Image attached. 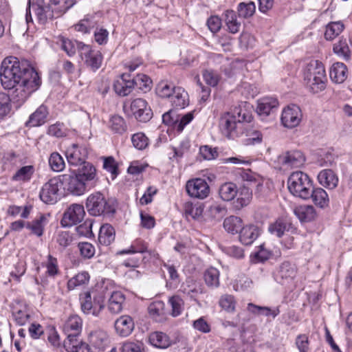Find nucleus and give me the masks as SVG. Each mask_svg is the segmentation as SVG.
<instances>
[{
    "label": "nucleus",
    "mask_w": 352,
    "mask_h": 352,
    "mask_svg": "<svg viewBox=\"0 0 352 352\" xmlns=\"http://www.w3.org/2000/svg\"><path fill=\"white\" fill-rule=\"evenodd\" d=\"M82 164V168H79L76 173L87 185L89 182L94 180L96 177V169L89 162Z\"/></svg>",
    "instance_id": "nucleus-39"
},
{
    "label": "nucleus",
    "mask_w": 352,
    "mask_h": 352,
    "mask_svg": "<svg viewBox=\"0 0 352 352\" xmlns=\"http://www.w3.org/2000/svg\"><path fill=\"white\" fill-rule=\"evenodd\" d=\"M134 80L131 79L130 76L126 74L119 76L113 83V89L120 96H126L131 93L134 89Z\"/></svg>",
    "instance_id": "nucleus-16"
},
{
    "label": "nucleus",
    "mask_w": 352,
    "mask_h": 352,
    "mask_svg": "<svg viewBox=\"0 0 352 352\" xmlns=\"http://www.w3.org/2000/svg\"><path fill=\"white\" fill-rule=\"evenodd\" d=\"M85 212L81 204H73L66 210L61 219V225L71 227L80 223L84 218Z\"/></svg>",
    "instance_id": "nucleus-12"
},
{
    "label": "nucleus",
    "mask_w": 352,
    "mask_h": 352,
    "mask_svg": "<svg viewBox=\"0 0 352 352\" xmlns=\"http://www.w3.org/2000/svg\"><path fill=\"white\" fill-rule=\"evenodd\" d=\"M58 177H53L45 183L41 188L39 197L45 204H52L58 199L59 184Z\"/></svg>",
    "instance_id": "nucleus-10"
},
{
    "label": "nucleus",
    "mask_w": 352,
    "mask_h": 352,
    "mask_svg": "<svg viewBox=\"0 0 352 352\" xmlns=\"http://www.w3.org/2000/svg\"><path fill=\"white\" fill-rule=\"evenodd\" d=\"M43 266L46 267V274L51 277H54L59 273L58 261L56 258L49 254L47 261L43 263Z\"/></svg>",
    "instance_id": "nucleus-56"
},
{
    "label": "nucleus",
    "mask_w": 352,
    "mask_h": 352,
    "mask_svg": "<svg viewBox=\"0 0 352 352\" xmlns=\"http://www.w3.org/2000/svg\"><path fill=\"white\" fill-rule=\"evenodd\" d=\"M294 212L301 222L311 221L317 216L314 207L311 205L298 206L294 208Z\"/></svg>",
    "instance_id": "nucleus-22"
},
{
    "label": "nucleus",
    "mask_w": 352,
    "mask_h": 352,
    "mask_svg": "<svg viewBox=\"0 0 352 352\" xmlns=\"http://www.w3.org/2000/svg\"><path fill=\"white\" fill-rule=\"evenodd\" d=\"M109 126L113 132L118 133H122L126 130L124 120L118 115H114L110 118Z\"/></svg>",
    "instance_id": "nucleus-52"
},
{
    "label": "nucleus",
    "mask_w": 352,
    "mask_h": 352,
    "mask_svg": "<svg viewBox=\"0 0 352 352\" xmlns=\"http://www.w3.org/2000/svg\"><path fill=\"white\" fill-rule=\"evenodd\" d=\"M259 231L258 228L254 225H248L243 226L240 231V241L245 245H251L258 236Z\"/></svg>",
    "instance_id": "nucleus-25"
},
{
    "label": "nucleus",
    "mask_w": 352,
    "mask_h": 352,
    "mask_svg": "<svg viewBox=\"0 0 352 352\" xmlns=\"http://www.w3.org/2000/svg\"><path fill=\"white\" fill-rule=\"evenodd\" d=\"M292 223L286 219H278L269 226L268 230L278 237L282 236L286 232L293 230Z\"/></svg>",
    "instance_id": "nucleus-34"
},
{
    "label": "nucleus",
    "mask_w": 352,
    "mask_h": 352,
    "mask_svg": "<svg viewBox=\"0 0 352 352\" xmlns=\"http://www.w3.org/2000/svg\"><path fill=\"white\" fill-rule=\"evenodd\" d=\"M170 102L175 109H184L189 104L188 94L182 87H177L170 98Z\"/></svg>",
    "instance_id": "nucleus-20"
},
{
    "label": "nucleus",
    "mask_w": 352,
    "mask_h": 352,
    "mask_svg": "<svg viewBox=\"0 0 352 352\" xmlns=\"http://www.w3.org/2000/svg\"><path fill=\"white\" fill-rule=\"evenodd\" d=\"M78 52L85 65L91 71L98 70L102 63V55L98 50H94L89 45L77 43Z\"/></svg>",
    "instance_id": "nucleus-6"
},
{
    "label": "nucleus",
    "mask_w": 352,
    "mask_h": 352,
    "mask_svg": "<svg viewBox=\"0 0 352 352\" xmlns=\"http://www.w3.org/2000/svg\"><path fill=\"white\" fill-rule=\"evenodd\" d=\"M78 248L80 255L84 258H91L95 254V247L89 242H80L78 245Z\"/></svg>",
    "instance_id": "nucleus-64"
},
{
    "label": "nucleus",
    "mask_w": 352,
    "mask_h": 352,
    "mask_svg": "<svg viewBox=\"0 0 352 352\" xmlns=\"http://www.w3.org/2000/svg\"><path fill=\"white\" fill-rule=\"evenodd\" d=\"M0 80L5 89H14L11 98L19 105L41 85V77L34 68L14 56L7 57L2 61Z\"/></svg>",
    "instance_id": "nucleus-1"
},
{
    "label": "nucleus",
    "mask_w": 352,
    "mask_h": 352,
    "mask_svg": "<svg viewBox=\"0 0 352 352\" xmlns=\"http://www.w3.org/2000/svg\"><path fill=\"white\" fill-rule=\"evenodd\" d=\"M82 322L77 315L70 316L63 325V331L66 335L78 336L82 329Z\"/></svg>",
    "instance_id": "nucleus-21"
},
{
    "label": "nucleus",
    "mask_w": 352,
    "mask_h": 352,
    "mask_svg": "<svg viewBox=\"0 0 352 352\" xmlns=\"http://www.w3.org/2000/svg\"><path fill=\"white\" fill-rule=\"evenodd\" d=\"M130 109L135 119L140 122H146L153 116L151 109L142 98L134 99L131 103Z\"/></svg>",
    "instance_id": "nucleus-14"
},
{
    "label": "nucleus",
    "mask_w": 352,
    "mask_h": 352,
    "mask_svg": "<svg viewBox=\"0 0 352 352\" xmlns=\"http://www.w3.org/2000/svg\"><path fill=\"white\" fill-rule=\"evenodd\" d=\"M91 344L100 351H103L109 344L107 333L103 330H96L89 336Z\"/></svg>",
    "instance_id": "nucleus-29"
},
{
    "label": "nucleus",
    "mask_w": 352,
    "mask_h": 352,
    "mask_svg": "<svg viewBox=\"0 0 352 352\" xmlns=\"http://www.w3.org/2000/svg\"><path fill=\"white\" fill-rule=\"evenodd\" d=\"M149 252L151 254V251L148 250L147 243L141 239H137L133 241L128 249L123 250L119 253L123 254H135V253H144Z\"/></svg>",
    "instance_id": "nucleus-43"
},
{
    "label": "nucleus",
    "mask_w": 352,
    "mask_h": 352,
    "mask_svg": "<svg viewBox=\"0 0 352 352\" xmlns=\"http://www.w3.org/2000/svg\"><path fill=\"white\" fill-rule=\"evenodd\" d=\"M12 316L14 321L21 326L25 324L29 321L30 317L29 311L25 306H22L20 308H14Z\"/></svg>",
    "instance_id": "nucleus-50"
},
{
    "label": "nucleus",
    "mask_w": 352,
    "mask_h": 352,
    "mask_svg": "<svg viewBox=\"0 0 352 352\" xmlns=\"http://www.w3.org/2000/svg\"><path fill=\"white\" fill-rule=\"evenodd\" d=\"M133 80H134V85L138 86L143 91L146 92L150 90L152 81L148 76L142 74H138Z\"/></svg>",
    "instance_id": "nucleus-63"
},
{
    "label": "nucleus",
    "mask_w": 352,
    "mask_h": 352,
    "mask_svg": "<svg viewBox=\"0 0 352 352\" xmlns=\"http://www.w3.org/2000/svg\"><path fill=\"white\" fill-rule=\"evenodd\" d=\"M125 298L119 291L113 292L109 299L108 309L112 314H118L122 309V304Z\"/></svg>",
    "instance_id": "nucleus-37"
},
{
    "label": "nucleus",
    "mask_w": 352,
    "mask_h": 352,
    "mask_svg": "<svg viewBox=\"0 0 352 352\" xmlns=\"http://www.w3.org/2000/svg\"><path fill=\"white\" fill-rule=\"evenodd\" d=\"M223 227L228 232L236 234L243 228L242 220L238 217L230 216L224 220Z\"/></svg>",
    "instance_id": "nucleus-44"
},
{
    "label": "nucleus",
    "mask_w": 352,
    "mask_h": 352,
    "mask_svg": "<svg viewBox=\"0 0 352 352\" xmlns=\"http://www.w3.org/2000/svg\"><path fill=\"white\" fill-rule=\"evenodd\" d=\"M242 179L246 182L244 185L248 186L250 188H255L256 193H261L263 188V179L252 172H243L241 175Z\"/></svg>",
    "instance_id": "nucleus-35"
},
{
    "label": "nucleus",
    "mask_w": 352,
    "mask_h": 352,
    "mask_svg": "<svg viewBox=\"0 0 352 352\" xmlns=\"http://www.w3.org/2000/svg\"><path fill=\"white\" fill-rule=\"evenodd\" d=\"M256 10L255 4L252 2L240 3L238 6L239 15L243 18H248L253 15Z\"/></svg>",
    "instance_id": "nucleus-62"
},
{
    "label": "nucleus",
    "mask_w": 352,
    "mask_h": 352,
    "mask_svg": "<svg viewBox=\"0 0 352 352\" xmlns=\"http://www.w3.org/2000/svg\"><path fill=\"white\" fill-rule=\"evenodd\" d=\"M303 76L306 86L312 93L317 94L325 89L327 78L324 66L320 61L311 60L308 63Z\"/></svg>",
    "instance_id": "nucleus-3"
},
{
    "label": "nucleus",
    "mask_w": 352,
    "mask_h": 352,
    "mask_svg": "<svg viewBox=\"0 0 352 352\" xmlns=\"http://www.w3.org/2000/svg\"><path fill=\"white\" fill-rule=\"evenodd\" d=\"M75 4L74 0H50V6L52 12L56 14L58 17L67 11Z\"/></svg>",
    "instance_id": "nucleus-41"
},
{
    "label": "nucleus",
    "mask_w": 352,
    "mask_h": 352,
    "mask_svg": "<svg viewBox=\"0 0 352 352\" xmlns=\"http://www.w3.org/2000/svg\"><path fill=\"white\" fill-rule=\"evenodd\" d=\"M304 154L298 150L286 151L278 157V162L283 169L301 168L305 162Z\"/></svg>",
    "instance_id": "nucleus-9"
},
{
    "label": "nucleus",
    "mask_w": 352,
    "mask_h": 352,
    "mask_svg": "<svg viewBox=\"0 0 352 352\" xmlns=\"http://www.w3.org/2000/svg\"><path fill=\"white\" fill-rule=\"evenodd\" d=\"M96 25V21L92 16L87 15L75 25V30L83 34L89 33Z\"/></svg>",
    "instance_id": "nucleus-47"
},
{
    "label": "nucleus",
    "mask_w": 352,
    "mask_h": 352,
    "mask_svg": "<svg viewBox=\"0 0 352 352\" xmlns=\"http://www.w3.org/2000/svg\"><path fill=\"white\" fill-rule=\"evenodd\" d=\"M302 118L300 108L296 104H291L284 108L280 120L284 126L292 129L300 124Z\"/></svg>",
    "instance_id": "nucleus-11"
},
{
    "label": "nucleus",
    "mask_w": 352,
    "mask_h": 352,
    "mask_svg": "<svg viewBox=\"0 0 352 352\" xmlns=\"http://www.w3.org/2000/svg\"><path fill=\"white\" fill-rule=\"evenodd\" d=\"M89 279L90 276L87 272H80L68 280L67 288L73 290L78 287L86 285L89 283Z\"/></svg>",
    "instance_id": "nucleus-42"
},
{
    "label": "nucleus",
    "mask_w": 352,
    "mask_h": 352,
    "mask_svg": "<svg viewBox=\"0 0 352 352\" xmlns=\"http://www.w3.org/2000/svg\"><path fill=\"white\" fill-rule=\"evenodd\" d=\"M177 87L167 82H161L156 87V93L161 98L170 99Z\"/></svg>",
    "instance_id": "nucleus-54"
},
{
    "label": "nucleus",
    "mask_w": 352,
    "mask_h": 352,
    "mask_svg": "<svg viewBox=\"0 0 352 352\" xmlns=\"http://www.w3.org/2000/svg\"><path fill=\"white\" fill-rule=\"evenodd\" d=\"M134 326L133 318L128 315L120 316L115 322L116 331L122 337L129 336L132 333Z\"/></svg>",
    "instance_id": "nucleus-18"
},
{
    "label": "nucleus",
    "mask_w": 352,
    "mask_h": 352,
    "mask_svg": "<svg viewBox=\"0 0 352 352\" xmlns=\"http://www.w3.org/2000/svg\"><path fill=\"white\" fill-rule=\"evenodd\" d=\"M64 189L71 194L80 196L87 191V184L76 175V171L59 176Z\"/></svg>",
    "instance_id": "nucleus-7"
},
{
    "label": "nucleus",
    "mask_w": 352,
    "mask_h": 352,
    "mask_svg": "<svg viewBox=\"0 0 352 352\" xmlns=\"http://www.w3.org/2000/svg\"><path fill=\"white\" fill-rule=\"evenodd\" d=\"M333 50L335 54L343 58L345 60L351 59V52L346 39H340L336 43L333 45Z\"/></svg>",
    "instance_id": "nucleus-46"
},
{
    "label": "nucleus",
    "mask_w": 352,
    "mask_h": 352,
    "mask_svg": "<svg viewBox=\"0 0 352 352\" xmlns=\"http://www.w3.org/2000/svg\"><path fill=\"white\" fill-rule=\"evenodd\" d=\"M344 30V25L340 21L331 22L326 28L324 36L327 40H332Z\"/></svg>",
    "instance_id": "nucleus-49"
},
{
    "label": "nucleus",
    "mask_w": 352,
    "mask_h": 352,
    "mask_svg": "<svg viewBox=\"0 0 352 352\" xmlns=\"http://www.w3.org/2000/svg\"><path fill=\"white\" fill-rule=\"evenodd\" d=\"M278 102L274 98H264L258 100L256 108L258 114L261 116H267L271 111L277 108Z\"/></svg>",
    "instance_id": "nucleus-31"
},
{
    "label": "nucleus",
    "mask_w": 352,
    "mask_h": 352,
    "mask_svg": "<svg viewBox=\"0 0 352 352\" xmlns=\"http://www.w3.org/2000/svg\"><path fill=\"white\" fill-rule=\"evenodd\" d=\"M318 180L322 186L329 189L336 188L338 182V177L330 169L321 170L318 175Z\"/></svg>",
    "instance_id": "nucleus-26"
},
{
    "label": "nucleus",
    "mask_w": 352,
    "mask_h": 352,
    "mask_svg": "<svg viewBox=\"0 0 352 352\" xmlns=\"http://www.w3.org/2000/svg\"><path fill=\"white\" fill-rule=\"evenodd\" d=\"M10 97L4 92H0V120L6 116L11 110Z\"/></svg>",
    "instance_id": "nucleus-59"
},
{
    "label": "nucleus",
    "mask_w": 352,
    "mask_h": 352,
    "mask_svg": "<svg viewBox=\"0 0 352 352\" xmlns=\"http://www.w3.org/2000/svg\"><path fill=\"white\" fill-rule=\"evenodd\" d=\"M31 207L11 206L8 209V214L13 217L19 215L23 219L28 218L30 213Z\"/></svg>",
    "instance_id": "nucleus-58"
},
{
    "label": "nucleus",
    "mask_w": 352,
    "mask_h": 352,
    "mask_svg": "<svg viewBox=\"0 0 352 352\" xmlns=\"http://www.w3.org/2000/svg\"><path fill=\"white\" fill-rule=\"evenodd\" d=\"M115 239L114 228L108 223L104 224L100 227L98 241L100 244L104 245H110Z\"/></svg>",
    "instance_id": "nucleus-38"
},
{
    "label": "nucleus",
    "mask_w": 352,
    "mask_h": 352,
    "mask_svg": "<svg viewBox=\"0 0 352 352\" xmlns=\"http://www.w3.org/2000/svg\"><path fill=\"white\" fill-rule=\"evenodd\" d=\"M35 168L32 165L24 166L19 168L15 173L12 176L11 180L12 182L23 184L28 182L31 180Z\"/></svg>",
    "instance_id": "nucleus-30"
},
{
    "label": "nucleus",
    "mask_w": 352,
    "mask_h": 352,
    "mask_svg": "<svg viewBox=\"0 0 352 352\" xmlns=\"http://www.w3.org/2000/svg\"><path fill=\"white\" fill-rule=\"evenodd\" d=\"M236 197L234 207L239 210L250 203L252 198V189L248 186L243 185L239 190L238 189Z\"/></svg>",
    "instance_id": "nucleus-28"
},
{
    "label": "nucleus",
    "mask_w": 352,
    "mask_h": 352,
    "mask_svg": "<svg viewBox=\"0 0 352 352\" xmlns=\"http://www.w3.org/2000/svg\"><path fill=\"white\" fill-rule=\"evenodd\" d=\"M168 302L171 306V313L170 314L173 317H177L182 314L184 310V301L179 296H173L169 300Z\"/></svg>",
    "instance_id": "nucleus-55"
},
{
    "label": "nucleus",
    "mask_w": 352,
    "mask_h": 352,
    "mask_svg": "<svg viewBox=\"0 0 352 352\" xmlns=\"http://www.w3.org/2000/svg\"><path fill=\"white\" fill-rule=\"evenodd\" d=\"M65 155L69 164L78 166L86 162L87 152L85 148L74 144L67 149Z\"/></svg>",
    "instance_id": "nucleus-17"
},
{
    "label": "nucleus",
    "mask_w": 352,
    "mask_h": 352,
    "mask_svg": "<svg viewBox=\"0 0 352 352\" xmlns=\"http://www.w3.org/2000/svg\"><path fill=\"white\" fill-rule=\"evenodd\" d=\"M238 193V188L235 184L226 182L222 184L219 190L220 197L226 201L232 200Z\"/></svg>",
    "instance_id": "nucleus-40"
},
{
    "label": "nucleus",
    "mask_w": 352,
    "mask_h": 352,
    "mask_svg": "<svg viewBox=\"0 0 352 352\" xmlns=\"http://www.w3.org/2000/svg\"><path fill=\"white\" fill-rule=\"evenodd\" d=\"M48 162L51 169L54 172H60L65 167V161L58 152L51 153Z\"/></svg>",
    "instance_id": "nucleus-51"
},
{
    "label": "nucleus",
    "mask_w": 352,
    "mask_h": 352,
    "mask_svg": "<svg viewBox=\"0 0 352 352\" xmlns=\"http://www.w3.org/2000/svg\"><path fill=\"white\" fill-rule=\"evenodd\" d=\"M47 223V219L45 215L41 214L31 221H27L26 228L30 231L32 234L38 237L41 236L44 232V228Z\"/></svg>",
    "instance_id": "nucleus-24"
},
{
    "label": "nucleus",
    "mask_w": 352,
    "mask_h": 352,
    "mask_svg": "<svg viewBox=\"0 0 352 352\" xmlns=\"http://www.w3.org/2000/svg\"><path fill=\"white\" fill-rule=\"evenodd\" d=\"M67 336V340L65 341L64 346L68 352H83L84 350L89 351L88 345L79 340L78 336Z\"/></svg>",
    "instance_id": "nucleus-36"
},
{
    "label": "nucleus",
    "mask_w": 352,
    "mask_h": 352,
    "mask_svg": "<svg viewBox=\"0 0 352 352\" xmlns=\"http://www.w3.org/2000/svg\"><path fill=\"white\" fill-rule=\"evenodd\" d=\"M86 208L88 212L93 216L113 214L116 211L112 202L99 192L89 195L86 201Z\"/></svg>",
    "instance_id": "nucleus-5"
},
{
    "label": "nucleus",
    "mask_w": 352,
    "mask_h": 352,
    "mask_svg": "<svg viewBox=\"0 0 352 352\" xmlns=\"http://www.w3.org/2000/svg\"><path fill=\"white\" fill-rule=\"evenodd\" d=\"M80 306L85 314L97 316L104 307V298L101 296H96L94 302L89 292H86L80 296Z\"/></svg>",
    "instance_id": "nucleus-8"
},
{
    "label": "nucleus",
    "mask_w": 352,
    "mask_h": 352,
    "mask_svg": "<svg viewBox=\"0 0 352 352\" xmlns=\"http://www.w3.org/2000/svg\"><path fill=\"white\" fill-rule=\"evenodd\" d=\"M81 42L76 41H72L70 39L66 38H60V47L63 50H64L69 56H74L77 48V43H80Z\"/></svg>",
    "instance_id": "nucleus-60"
},
{
    "label": "nucleus",
    "mask_w": 352,
    "mask_h": 352,
    "mask_svg": "<svg viewBox=\"0 0 352 352\" xmlns=\"http://www.w3.org/2000/svg\"><path fill=\"white\" fill-rule=\"evenodd\" d=\"M329 76L333 82L342 83L348 76V69L343 63H335L330 69Z\"/></svg>",
    "instance_id": "nucleus-23"
},
{
    "label": "nucleus",
    "mask_w": 352,
    "mask_h": 352,
    "mask_svg": "<svg viewBox=\"0 0 352 352\" xmlns=\"http://www.w3.org/2000/svg\"><path fill=\"white\" fill-rule=\"evenodd\" d=\"M204 280L206 285L210 287H217L219 285V272L214 267H210L204 273Z\"/></svg>",
    "instance_id": "nucleus-48"
},
{
    "label": "nucleus",
    "mask_w": 352,
    "mask_h": 352,
    "mask_svg": "<svg viewBox=\"0 0 352 352\" xmlns=\"http://www.w3.org/2000/svg\"><path fill=\"white\" fill-rule=\"evenodd\" d=\"M184 212L187 218L191 217L193 219H197L201 216L203 208L201 205H194L187 202L184 205Z\"/></svg>",
    "instance_id": "nucleus-57"
},
{
    "label": "nucleus",
    "mask_w": 352,
    "mask_h": 352,
    "mask_svg": "<svg viewBox=\"0 0 352 352\" xmlns=\"http://www.w3.org/2000/svg\"><path fill=\"white\" fill-rule=\"evenodd\" d=\"M186 188L188 194L195 198L203 199L210 193V187L201 178L192 179L187 182Z\"/></svg>",
    "instance_id": "nucleus-13"
},
{
    "label": "nucleus",
    "mask_w": 352,
    "mask_h": 352,
    "mask_svg": "<svg viewBox=\"0 0 352 352\" xmlns=\"http://www.w3.org/2000/svg\"><path fill=\"white\" fill-rule=\"evenodd\" d=\"M250 123H248L247 129H245V133L243 135H245L246 138L244 140L245 144H256L261 142L262 141V135L261 133L256 131L253 129H250Z\"/></svg>",
    "instance_id": "nucleus-53"
},
{
    "label": "nucleus",
    "mask_w": 352,
    "mask_h": 352,
    "mask_svg": "<svg viewBox=\"0 0 352 352\" xmlns=\"http://www.w3.org/2000/svg\"><path fill=\"white\" fill-rule=\"evenodd\" d=\"M311 198L314 204L320 208H324L329 206V197L327 192L322 188L313 187L311 190V195L309 196V199Z\"/></svg>",
    "instance_id": "nucleus-27"
},
{
    "label": "nucleus",
    "mask_w": 352,
    "mask_h": 352,
    "mask_svg": "<svg viewBox=\"0 0 352 352\" xmlns=\"http://www.w3.org/2000/svg\"><path fill=\"white\" fill-rule=\"evenodd\" d=\"M131 142L133 146L138 150H143L148 145V139L143 133L133 134Z\"/></svg>",
    "instance_id": "nucleus-61"
},
{
    "label": "nucleus",
    "mask_w": 352,
    "mask_h": 352,
    "mask_svg": "<svg viewBox=\"0 0 352 352\" xmlns=\"http://www.w3.org/2000/svg\"><path fill=\"white\" fill-rule=\"evenodd\" d=\"M48 110L46 106L42 104L30 115L28 123L32 126H38L47 121Z\"/></svg>",
    "instance_id": "nucleus-33"
},
{
    "label": "nucleus",
    "mask_w": 352,
    "mask_h": 352,
    "mask_svg": "<svg viewBox=\"0 0 352 352\" xmlns=\"http://www.w3.org/2000/svg\"><path fill=\"white\" fill-rule=\"evenodd\" d=\"M251 113L241 106L236 107L233 113H224L219 119V129L223 135L228 139H235L243 135L248 123L252 121Z\"/></svg>",
    "instance_id": "nucleus-2"
},
{
    "label": "nucleus",
    "mask_w": 352,
    "mask_h": 352,
    "mask_svg": "<svg viewBox=\"0 0 352 352\" xmlns=\"http://www.w3.org/2000/svg\"><path fill=\"white\" fill-rule=\"evenodd\" d=\"M296 275V267L289 262H283L275 272L276 281L281 285L290 283Z\"/></svg>",
    "instance_id": "nucleus-15"
},
{
    "label": "nucleus",
    "mask_w": 352,
    "mask_h": 352,
    "mask_svg": "<svg viewBox=\"0 0 352 352\" xmlns=\"http://www.w3.org/2000/svg\"><path fill=\"white\" fill-rule=\"evenodd\" d=\"M247 309L249 312L256 316H263L275 318L280 314L279 307H270L259 306L252 302L248 304Z\"/></svg>",
    "instance_id": "nucleus-19"
},
{
    "label": "nucleus",
    "mask_w": 352,
    "mask_h": 352,
    "mask_svg": "<svg viewBox=\"0 0 352 352\" xmlns=\"http://www.w3.org/2000/svg\"><path fill=\"white\" fill-rule=\"evenodd\" d=\"M225 23L230 32L235 34L239 31L241 23L238 21L236 13L232 10L225 12Z\"/></svg>",
    "instance_id": "nucleus-45"
},
{
    "label": "nucleus",
    "mask_w": 352,
    "mask_h": 352,
    "mask_svg": "<svg viewBox=\"0 0 352 352\" xmlns=\"http://www.w3.org/2000/svg\"><path fill=\"white\" fill-rule=\"evenodd\" d=\"M289 191L294 197L307 200L313 188V182L309 176L300 170L293 172L287 179Z\"/></svg>",
    "instance_id": "nucleus-4"
},
{
    "label": "nucleus",
    "mask_w": 352,
    "mask_h": 352,
    "mask_svg": "<svg viewBox=\"0 0 352 352\" xmlns=\"http://www.w3.org/2000/svg\"><path fill=\"white\" fill-rule=\"evenodd\" d=\"M148 340L151 344L159 349H166L172 344L170 338L166 333L160 331L151 333Z\"/></svg>",
    "instance_id": "nucleus-32"
}]
</instances>
